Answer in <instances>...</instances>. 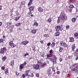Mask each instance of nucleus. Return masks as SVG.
<instances>
[{"label":"nucleus","instance_id":"1","mask_svg":"<svg viewBox=\"0 0 78 78\" xmlns=\"http://www.w3.org/2000/svg\"><path fill=\"white\" fill-rule=\"evenodd\" d=\"M64 29V27H62V25H58L55 27V30L56 31H59V30H62Z\"/></svg>","mask_w":78,"mask_h":78},{"label":"nucleus","instance_id":"2","mask_svg":"<svg viewBox=\"0 0 78 78\" xmlns=\"http://www.w3.org/2000/svg\"><path fill=\"white\" fill-rule=\"evenodd\" d=\"M60 17L62 20H66L67 19V16L65 14H63L61 15V14Z\"/></svg>","mask_w":78,"mask_h":78},{"label":"nucleus","instance_id":"3","mask_svg":"<svg viewBox=\"0 0 78 78\" xmlns=\"http://www.w3.org/2000/svg\"><path fill=\"white\" fill-rule=\"evenodd\" d=\"M60 44L61 46H63L64 47H67V44L65 43L64 41H61L60 42Z\"/></svg>","mask_w":78,"mask_h":78},{"label":"nucleus","instance_id":"4","mask_svg":"<svg viewBox=\"0 0 78 78\" xmlns=\"http://www.w3.org/2000/svg\"><path fill=\"white\" fill-rule=\"evenodd\" d=\"M6 49L5 47L1 48L0 50V53H1V54H3L4 52H5V51H6Z\"/></svg>","mask_w":78,"mask_h":78},{"label":"nucleus","instance_id":"5","mask_svg":"<svg viewBox=\"0 0 78 78\" xmlns=\"http://www.w3.org/2000/svg\"><path fill=\"white\" fill-rule=\"evenodd\" d=\"M47 59H49L51 62H53V64H55V63H56V60L52 58L51 57Z\"/></svg>","mask_w":78,"mask_h":78},{"label":"nucleus","instance_id":"6","mask_svg":"<svg viewBox=\"0 0 78 78\" xmlns=\"http://www.w3.org/2000/svg\"><path fill=\"white\" fill-rule=\"evenodd\" d=\"M33 68L36 70H37L39 68V65L35 64L33 66Z\"/></svg>","mask_w":78,"mask_h":78},{"label":"nucleus","instance_id":"7","mask_svg":"<svg viewBox=\"0 0 78 78\" xmlns=\"http://www.w3.org/2000/svg\"><path fill=\"white\" fill-rule=\"evenodd\" d=\"M73 8H74V6H73V5H70V6L69 7V12H71L72 10V9Z\"/></svg>","mask_w":78,"mask_h":78},{"label":"nucleus","instance_id":"8","mask_svg":"<svg viewBox=\"0 0 78 78\" xmlns=\"http://www.w3.org/2000/svg\"><path fill=\"white\" fill-rule=\"evenodd\" d=\"M78 65L77 66H76L75 68L74 69L71 70V71L72 72H76L78 71Z\"/></svg>","mask_w":78,"mask_h":78},{"label":"nucleus","instance_id":"9","mask_svg":"<svg viewBox=\"0 0 78 78\" xmlns=\"http://www.w3.org/2000/svg\"><path fill=\"white\" fill-rule=\"evenodd\" d=\"M9 44L10 46H12V47H16V45H14L12 41H10L9 43Z\"/></svg>","mask_w":78,"mask_h":78},{"label":"nucleus","instance_id":"10","mask_svg":"<svg viewBox=\"0 0 78 78\" xmlns=\"http://www.w3.org/2000/svg\"><path fill=\"white\" fill-rule=\"evenodd\" d=\"M31 75L30 76L28 74V73H26L25 74V76H32V77H33L34 76V74H33V73H30Z\"/></svg>","mask_w":78,"mask_h":78},{"label":"nucleus","instance_id":"11","mask_svg":"<svg viewBox=\"0 0 78 78\" xmlns=\"http://www.w3.org/2000/svg\"><path fill=\"white\" fill-rule=\"evenodd\" d=\"M52 56L53 54H50L49 55H47V59H48V58H51V57H52Z\"/></svg>","mask_w":78,"mask_h":78},{"label":"nucleus","instance_id":"12","mask_svg":"<svg viewBox=\"0 0 78 78\" xmlns=\"http://www.w3.org/2000/svg\"><path fill=\"white\" fill-rule=\"evenodd\" d=\"M34 6H31L30 7H29V9L30 11H33L34 10Z\"/></svg>","mask_w":78,"mask_h":78},{"label":"nucleus","instance_id":"13","mask_svg":"<svg viewBox=\"0 0 78 78\" xmlns=\"http://www.w3.org/2000/svg\"><path fill=\"white\" fill-rule=\"evenodd\" d=\"M38 11L39 12H43V9L42 8L40 7L38 9Z\"/></svg>","mask_w":78,"mask_h":78},{"label":"nucleus","instance_id":"14","mask_svg":"<svg viewBox=\"0 0 78 78\" xmlns=\"http://www.w3.org/2000/svg\"><path fill=\"white\" fill-rule=\"evenodd\" d=\"M59 34H60V33L59 32H57L55 34V36H58Z\"/></svg>","mask_w":78,"mask_h":78},{"label":"nucleus","instance_id":"15","mask_svg":"<svg viewBox=\"0 0 78 78\" xmlns=\"http://www.w3.org/2000/svg\"><path fill=\"white\" fill-rule=\"evenodd\" d=\"M29 42L28 41H23L22 42V44H23L24 45H27L28 43Z\"/></svg>","mask_w":78,"mask_h":78},{"label":"nucleus","instance_id":"16","mask_svg":"<svg viewBox=\"0 0 78 78\" xmlns=\"http://www.w3.org/2000/svg\"><path fill=\"white\" fill-rule=\"evenodd\" d=\"M24 66L23 65H22V64L20 65V69H23V67Z\"/></svg>","mask_w":78,"mask_h":78},{"label":"nucleus","instance_id":"17","mask_svg":"<svg viewBox=\"0 0 78 78\" xmlns=\"http://www.w3.org/2000/svg\"><path fill=\"white\" fill-rule=\"evenodd\" d=\"M34 27H37L38 26V24L37 22H35L33 25Z\"/></svg>","mask_w":78,"mask_h":78},{"label":"nucleus","instance_id":"18","mask_svg":"<svg viewBox=\"0 0 78 78\" xmlns=\"http://www.w3.org/2000/svg\"><path fill=\"white\" fill-rule=\"evenodd\" d=\"M32 2H33V0H30V3H28V5L30 6V5H31V3H32Z\"/></svg>","mask_w":78,"mask_h":78},{"label":"nucleus","instance_id":"19","mask_svg":"<svg viewBox=\"0 0 78 78\" xmlns=\"http://www.w3.org/2000/svg\"><path fill=\"white\" fill-rule=\"evenodd\" d=\"M32 33H33V34H35L36 33V30H32Z\"/></svg>","mask_w":78,"mask_h":78},{"label":"nucleus","instance_id":"20","mask_svg":"<svg viewBox=\"0 0 78 78\" xmlns=\"http://www.w3.org/2000/svg\"><path fill=\"white\" fill-rule=\"evenodd\" d=\"M48 73L50 75V76H51V70L50 69H49L48 70Z\"/></svg>","mask_w":78,"mask_h":78},{"label":"nucleus","instance_id":"21","mask_svg":"<svg viewBox=\"0 0 78 78\" xmlns=\"http://www.w3.org/2000/svg\"><path fill=\"white\" fill-rule=\"evenodd\" d=\"M75 48V45L73 44V45H72V51H74Z\"/></svg>","mask_w":78,"mask_h":78},{"label":"nucleus","instance_id":"22","mask_svg":"<svg viewBox=\"0 0 78 78\" xmlns=\"http://www.w3.org/2000/svg\"><path fill=\"white\" fill-rule=\"evenodd\" d=\"M74 40L73 37H71L70 38L69 42H73Z\"/></svg>","mask_w":78,"mask_h":78},{"label":"nucleus","instance_id":"23","mask_svg":"<svg viewBox=\"0 0 78 78\" xmlns=\"http://www.w3.org/2000/svg\"><path fill=\"white\" fill-rule=\"evenodd\" d=\"M55 42H53L51 44V46L52 48H54V47H55Z\"/></svg>","mask_w":78,"mask_h":78},{"label":"nucleus","instance_id":"24","mask_svg":"<svg viewBox=\"0 0 78 78\" xmlns=\"http://www.w3.org/2000/svg\"><path fill=\"white\" fill-rule=\"evenodd\" d=\"M46 65H47V63H44L41 65V67H44L45 66H46Z\"/></svg>","mask_w":78,"mask_h":78},{"label":"nucleus","instance_id":"25","mask_svg":"<svg viewBox=\"0 0 78 78\" xmlns=\"http://www.w3.org/2000/svg\"><path fill=\"white\" fill-rule=\"evenodd\" d=\"M21 25V23H19L15 25V26H16V27H20Z\"/></svg>","mask_w":78,"mask_h":78},{"label":"nucleus","instance_id":"26","mask_svg":"<svg viewBox=\"0 0 78 78\" xmlns=\"http://www.w3.org/2000/svg\"><path fill=\"white\" fill-rule=\"evenodd\" d=\"M10 66H12L14 65V61H12L10 62Z\"/></svg>","mask_w":78,"mask_h":78},{"label":"nucleus","instance_id":"27","mask_svg":"<svg viewBox=\"0 0 78 78\" xmlns=\"http://www.w3.org/2000/svg\"><path fill=\"white\" fill-rule=\"evenodd\" d=\"M62 50H63V48L61 47H60L59 50V51L60 52H61Z\"/></svg>","mask_w":78,"mask_h":78},{"label":"nucleus","instance_id":"28","mask_svg":"<svg viewBox=\"0 0 78 78\" xmlns=\"http://www.w3.org/2000/svg\"><path fill=\"white\" fill-rule=\"evenodd\" d=\"M72 20L73 22H76V19L75 18H72Z\"/></svg>","mask_w":78,"mask_h":78},{"label":"nucleus","instance_id":"29","mask_svg":"<svg viewBox=\"0 0 78 78\" xmlns=\"http://www.w3.org/2000/svg\"><path fill=\"white\" fill-rule=\"evenodd\" d=\"M47 22H49V23L51 22V18H49L47 20Z\"/></svg>","mask_w":78,"mask_h":78},{"label":"nucleus","instance_id":"30","mask_svg":"<svg viewBox=\"0 0 78 78\" xmlns=\"http://www.w3.org/2000/svg\"><path fill=\"white\" fill-rule=\"evenodd\" d=\"M5 74H7V75H9V73H8V70L5 71Z\"/></svg>","mask_w":78,"mask_h":78},{"label":"nucleus","instance_id":"31","mask_svg":"<svg viewBox=\"0 0 78 78\" xmlns=\"http://www.w3.org/2000/svg\"><path fill=\"white\" fill-rule=\"evenodd\" d=\"M60 21V17H58V20H57V23H59Z\"/></svg>","mask_w":78,"mask_h":78},{"label":"nucleus","instance_id":"32","mask_svg":"<svg viewBox=\"0 0 78 78\" xmlns=\"http://www.w3.org/2000/svg\"><path fill=\"white\" fill-rule=\"evenodd\" d=\"M78 36V33H76L75 34H74V36L75 37H77Z\"/></svg>","mask_w":78,"mask_h":78},{"label":"nucleus","instance_id":"33","mask_svg":"<svg viewBox=\"0 0 78 78\" xmlns=\"http://www.w3.org/2000/svg\"><path fill=\"white\" fill-rule=\"evenodd\" d=\"M49 53L50 54H53V50L52 49L51 50L49 51Z\"/></svg>","mask_w":78,"mask_h":78},{"label":"nucleus","instance_id":"34","mask_svg":"<svg viewBox=\"0 0 78 78\" xmlns=\"http://www.w3.org/2000/svg\"><path fill=\"white\" fill-rule=\"evenodd\" d=\"M2 59V61H5V60L6 59V57H3Z\"/></svg>","mask_w":78,"mask_h":78},{"label":"nucleus","instance_id":"35","mask_svg":"<svg viewBox=\"0 0 78 78\" xmlns=\"http://www.w3.org/2000/svg\"><path fill=\"white\" fill-rule=\"evenodd\" d=\"M26 64H27V62H25L23 64H22V65L24 66H26Z\"/></svg>","mask_w":78,"mask_h":78},{"label":"nucleus","instance_id":"36","mask_svg":"<svg viewBox=\"0 0 78 78\" xmlns=\"http://www.w3.org/2000/svg\"><path fill=\"white\" fill-rule=\"evenodd\" d=\"M55 2H56V3H59V1L58 0H56Z\"/></svg>","mask_w":78,"mask_h":78},{"label":"nucleus","instance_id":"37","mask_svg":"<svg viewBox=\"0 0 78 78\" xmlns=\"http://www.w3.org/2000/svg\"><path fill=\"white\" fill-rule=\"evenodd\" d=\"M3 41L2 39H0V43H2V42H3Z\"/></svg>","mask_w":78,"mask_h":78},{"label":"nucleus","instance_id":"38","mask_svg":"<svg viewBox=\"0 0 78 78\" xmlns=\"http://www.w3.org/2000/svg\"><path fill=\"white\" fill-rule=\"evenodd\" d=\"M19 18L18 17H17L15 18V20L16 21H17L18 20H19Z\"/></svg>","mask_w":78,"mask_h":78},{"label":"nucleus","instance_id":"39","mask_svg":"<svg viewBox=\"0 0 78 78\" xmlns=\"http://www.w3.org/2000/svg\"><path fill=\"white\" fill-rule=\"evenodd\" d=\"M10 16L11 18H12L13 16H12V13H10Z\"/></svg>","mask_w":78,"mask_h":78},{"label":"nucleus","instance_id":"40","mask_svg":"<svg viewBox=\"0 0 78 78\" xmlns=\"http://www.w3.org/2000/svg\"><path fill=\"white\" fill-rule=\"evenodd\" d=\"M54 58L55 60L57 59V57H56L55 55H54Z\"/></svg>","mask_w":78,"mask_h":78},{"label":"nucleus","instance_id":"41","mask_svg":"<svg viewBox=\"0 0 78 78\" xmlns=\"http://www.w3.org/2000/svg\"><path fill=\"white\" fill-rule=\"evenodd\" d=\"M69 25H67L66 27V28L67 30H68V29H69Z\"/></svg>","mask_w":78,"mask_h":78},{"label":"nucleus","instance_id":"42","mask_svg":"<svg viewBox=\"0 0 78 78\" xmlns=\"http://www.w3.org/2000/svg\"><path fill=\"white\" fill-rule=\"evenodd\" d=\"M16 12V14L17 15H18V14H19V12H18L17 11H16V12Z\"/></svg>","mask_w":78,"mask_h":78},{"label":"nucleus","instance_id":"43","mask_svg":"<svg viewBox=\"0 0 78 78\" xmlns=\"http://www.w3.org/2000/svg\"><path fill=\"white\" fill-rule=\"evenodd\" d=\"M7 16L8 15L7 14H5L4 15V17H6H6H7Z\"/></svg>","mask_w":78,"mask_h":78},{"label":"nucleus","instance_id":"44","mask_svg":"<svg viewBox=\"0 0 78 78\" xmlns=\"http://www.w3.org/2000/svg\"><path fill=\"white\" fill-rule=\"evenodd\" d=\"M51 45V43H50V42L49 43L47 44V45L48 46H49V45Z\"/></svg>","mask_w":78,"mask_h":78},{"label":"nucleus","instance_id":"45","mask_svg":"<svg viewBox=\"0 0 78 78\" xmlns=\"http://www.w3.org/2000/svg\"><path fill=\"white\" fill-rule=\"evenodd\" d=\"M36 76L37 77H39V73H37L36 74Z\"/></svg>","mask_w":78,"mask_h":78},{"label":"nucleus","instance_id":"46","mask_svg":"<svg viewBox=\"0 0 78 78\" xmlns=\"http://www.w3.org/2000/svg\"><path fill=\"white\" fill-rule=\"evenodd\" d=\"M7 28H10V26H9L8 25H7Z\"/></svg>","mask_w":78,"mask_h":78},{"label":"nucleus","instance_id":"47","mask_svg":"<svg viewBox=\"0 0 78 78\" xmlns=\"http://www.w3.org/2000/svg\"><path fill=\"white\" fill-rule=\"evenodd\" d=\"M59 73H60V72H59V71H57V74H58V75H59Z\"/></svg>","mask_w":78,"mask_h":78},{"label":"nucleus","instance_id":"48","mask_svg":"<svg viewBox=\"0 0 78 78\" xmlns=\"http://www.w3.org/2000/svg\"><path fill=\"white\" fill-rule=\"evenodd\" d=\"M5 69V67L4 66L2 67V70H4Z\"/></svg>","mask_w":78,"mask_h":78},{"label":"nucleus","instance_id":"49","mask_svg":"<svg viewBox=\"0 0 78 78\" xmlns=\"http://www.w3.org/2000/svg\"><path fill=\"white\" fill-rule=\"evenodd\" d=\"M41 57H44V54H41Z\"/></svg>","mask_w":78,"mask_h":78},{"label":"nucleus","instance_id":"50","mask_svg":"<svg viewBox=\"0 0 78 78\" xmlns=\"http://www.w3.org/2000/svg\"><path fill=\"white\" fill-rule=\"evenodd\" d=\"M28 53H27V54H26L25 55H24V56H27V55H28Z\"/></svg>","mask_w":78,"mask_h":78},{"label":"nucleus","instance_id":"51","mask_svg":"<svg viewBox=\"0 0 78 78\" xmlns=\"http://www.w3.org/2000/svg\"><path fill=\"white\" fill-rule=\"evenodd\" d=\"M59 60L60 62H61V61H62V59L61 58H60L59 59Z\"/></svg>","mask_w":78,"mask_h":78},{"label":"nucleus","instance_id":"52","mask_svg":"<svg viewBox=\"0 0 78 78\" xmlns=\"http://www.w3.org/2000/svg\"><path fill=\"white\" fill-rule=\"evenodd\" d=\"M30 72V71H27L26 73H28Z\"/></svg>","mask_w":78,"mask_h":78},{"label":"nucleus","instance_id":"53","mask_svg":"<svg viewBox=\"0 0 78 78\" xmlns=\"http://www.w3.org/2000/svg\"><path fill=\"white\" fill-rule=\"evenodd\" d=\"M41 60H40V65H41L43 63L41 62Z\"/></svg>","mask_w":78,"mask_h":78},{"label":"nucleus","instance_id":"54","mask_svg":"<svg viewBox=\"0 0 78 78\" xmlns=\"http://www.w3.org/2000/svg\"><path fill=\"white\" fill-rule=\"evenodd\" d=\"M40 42H41V44H43V43H44V42H43V41H41Z\"/></svg>","mask_w":78,"mask_h":78},{"label":"nucleus","instance_id":"55","mask_svg":"<svg viewBox=\"0 0 78 78\" xmlns=\"http://www.w3.org/2000/svg\"><path fill=\"white\" fill-rule=\"evenodd\" d=\"M23 77V78H25V75L24 74H23L22 76Z\"/></svg>","mask_w":78,"mask_h":78},{"label":"nucleus","instance_id":"56","mask_svg":"<svg viewBox=\"0 0 78 78\" xmlns=\"http://www.w3.org/2000/svg\"><path fill=\"white\" fill-rule=\"evenodd\" d=\"M40 61H38L37 62V64H40Z\"/></svg>","mask_w":78,"mask_h":78},{"label":"nucleus","instance_id":"57","mask_svg":"<svg viewBox=\"0 0 78 78\" xmlns=\"http://www.w3.org/2000/svg\"><path fill=\"white\" fill-rule=\"evenodd\" d=\"M52 70L54 72H55V68H52Z\"/></svg>","mask_w":78,"mask_h":78},{"label":"nucleus","instance_id":"58","mask_svg":"<svg viewBox=\"0 0 78 78\" xmlns=\"http://www.w3.org/2000/svg\"><path fill=\"white\" fill-rule=\"evenodd\" d=\"M30 12H29V14H31L32 13H31V11H30Z\"/></svg>","mask_w":78,"mask_h":78},{"label":"nucleus","instance_id":"59","mask_svg":"<svg viewBox=\"0 0 78 78\" xmlns=\"http://www.w3.org/2000/svg\"><path fill=\"white\" fill-rule=\"evenodd\" d=\"M3 39H5V36H3Z\"/></svg>","mask_w":78,"mask_h":78},{"label":"nucleus","instance_id":"60","mask_svg":"<svg viewBox=\"0 0 78 78\" xmlns=\"http://www.w3.org/2000/svg\"><path fill=\"white\" fill-rule=\"evenodd\" d=\"M2 24V22H0V26H1Z\"/></svg>","mask_w":78,"mask_h":78},{"label":"nucleus","instance_id":"61","mask_svg":"<svg viewBox=\"0 0 78 78\" xmlns=\"http://www.w3.org/2000/svg\"><path fill=\"white\" fill-rule=\"evenodd\" d=\"M2 9V6H0V10H1Z\"/></svg>","mask_w":78,"mask_h":78},{"label":"nucleus","instance_id":"62","mask_svg":"<svg viewBox=\"0 0 78 78\" xmlns=\"http://www.w3.org/2000/svg\"><path fill=\"white\" fill-rule=\"evenodd\" d=\"M78 59V57H77L76 58V60Z\"/></svg>","mask_w":78,"mask_h":78},{"label":"nucleus","instance_id":"63","mask_svg":"<svg viewBox=\"0 0 78 78\" xmlns=\"http://www.w3.org/2000/svg\"><path fill=\"white\" fill-rule=\"evenodd\" d=\"M76 51H77V52H78V49H77L76 50Z\"/></svg>","mask_w":78,"mask_h":78},{"label":"nucleus","instance_id":"64","mask_svg":"<svg viewBox=\"0 0 78 78\" xmlns=\"http://www.w3.org/2000/svg\"><path fill=\"white\" fill-rule=\"evenodd\" d=\"M69 74H68V75H67V77H70V76H69Z\"/></svg>","mask_w":78,"mask_h":78}]
</instances>
